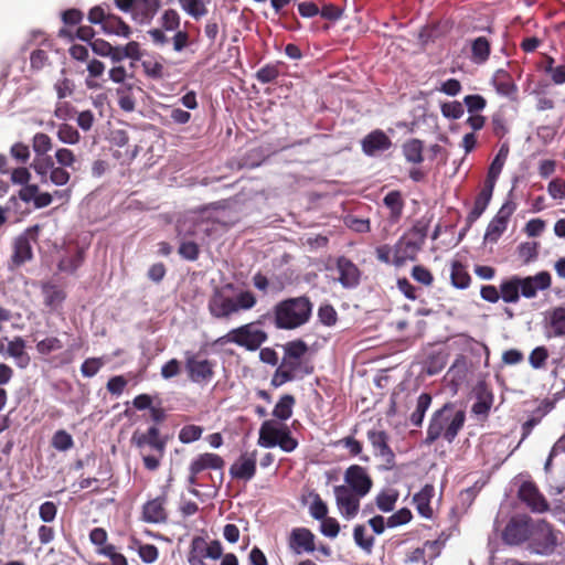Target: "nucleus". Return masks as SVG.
I'll return each instance as SVG.
<instances>
[{"label":"nucleus","mask_w":565,"mask_h":565,"mask_svg":"<svg viewBox=\"0 0 565 565\" xmlns=\"http://www.w3.org/2000/svg\"><path fill=\"white\" fill-rule=\"evenodd\" d=\"M428 233V223L419 220L413 227L402 235L393 246L392 264L403 266L407 260H415Z\"/></svg>","instance_id":"4"},{"label":"nucleus","mask_w":565,"mask_h":565,"mask_svg":"<svg viewBox=\"0 0 565 565\" xmlns=\"http://www.w3.org/2000/svg\"><path fill=\"white\" fill-rule=\"evenodd\" d=\"M161 26L166 31H177L180 26V15L173 10H166L161 17Z\"/></svg>","instance_id":"62"},{"label":"nucleus","mask_w":565,"mask_h":565,"mask_svg":"<svg viewBox=\"0 0 565 565\" xmlns=\"http://www.w3.org/2000/svg\"><path fill=\"white\" fill-rule=\"evenodd\" d=\"M132 85L130 84H124L120 87L117 88L116 93L118 96V106L121 110L126 113H130L135 110L136 107V100L132 96Z\"/></svg>","instance_id":"40"},{"label":"nucleus","mask_w":565,"mask_h":565,"mask_svg":"<svg viewBox=\"0 0 565 565\" xmlns=\"http://www.w3.org/2000/svg\"><path fill=\"white\" fill-rule=\"evenodd\" d=\"M57 138L63 143L75 145L79 141L81 135L73 126L68 124H61L57 129Z\"/></svg>","instance_id":"50"},{"label":"nucleus","mask_w":565,"mask_h":565,"mask_svg":"<svg viewBox=\"0 0 565 565\" xmlns=\"http://www.w3.org/2000/svg\"><path fill=\"white\" fill-rule=\"evenodd\" d=\"M54 161L51 156H36L31 164V168L41 177L42 182H46L47 174L54 169Z\"/></svg>","instance_id":"42"},{"label":"nucleus","mask_w":565,"mask_h":565,"mask_svg":"<svg viewBox=\"0 0 565 565\" xmlns=\"http://www.w3.org/2000/svg\"><path fill=\"white\" fill-rule=\"evenodd\" d=\"M384 206L388 210L387 220L391 224H396L403 216L405 201L398 190L390 191L383 199Z\"/></svg>","instance_id":"27"},{"label":"nucleus","mask_w":565,"mask_h":565,"mask_svg":"<svg viewBox=\"0 0 565 565\" xmlns=\"http://www.w3.org/2000/svg\"><path fill=\"white\" fill-rule=\"evenodd\" d=\"M181 8L192 18L199 20L207 13L203 0H179Z\"/></svg>","instance_id":"44"},{"label":"nucleus","mask_w":565,"mask_h":565,"mask_svg":"<svg viewBox=\"0 0 565 565\" xmlns=\"http://www.w3.org/2000/svg\"><path fill=\"white\" fill-rule=\"evenodd\" d=\"M494 186L483 183L482 189L475 199L473 207L468 213L466 222L471 226L487 210L493 194Z\"/></svg>","instance_id":"25"},{"label":"nucleus","mask_w":565,"mask_h":565,"mask_svg":"<svg viewBox=\"0 0 565 565\" xmlns=\"http://www.w3.org/2000/svg\"><path fill=\"white\" fill-rule=\"evenodd\" d=\"M104 365V362L100 358H88L81 365V372L85 377L95 376L100 367Z\"/></svg>","instance_id":"64"},{"label":"nucleus","mask_w":565,"mask_h":565,"mask_svg":"<svg viewBox=\"0 0 565 565\" xmlns=\"http://www.w3.org/2000/svg\"><path fill=\"white\" fill-rule=\"evenodd\" d=\"M296 404V398L291 394H284L280 396L273 409V416L278 420L285 422L292 416V409Z\"/></svg>","instance_id":"36"},{"label":"nucleus","mask_w":565,"mask_h":565,"mask_svg":"<svg viewBox=\"0 0 565 565\" xmlns=\"http://www.w3.org/2000/svg\"><path fill=\"white\" fill-rule=\"evenodd\" d=\"M258 323L259 321L249 322L232 329L223 339L248 351H256L268 339L267 333L257 327Z\"/></svg>","instance_id":"6"},{"label":"nucleus","mask_w":565,"mask_h":565,"mask_svg":"<svg viewBox=\"0 0 565 565\" xmlns=\"http://www.w3.org/2000/svg\"><path fill=\"white\" fill-rule=\"evenodd\" d=\"M337 270L339 273L338 280L342 287L351 289L355 288L360 284L361 270L348 257L340 256L337 259Z\"/></svg>","instance_id":"18"},{"label":"nucleus","mask_w":565,"mask_h":565,"mask_svg":"<svg viewBox=\"0 0 565 565\" xmlns=\"http://www.w3.org/2000/svg\"><path fill=\"white\" fill-rule=\"evenodd\" d=\"M289 547L296 553H312L316 550L315 534L307 527H296L289 536Z\"/></svg>","instance_id":"22"},{"label":"nucleus","mask_w":565,"mask_h":565,"mask_svg":"<svg viewBox=\"0 0 565 565\" xmlns=\"http://www.w3.org/2000/svg\"><path fill=\"white\" fill-rule=\"evenodd\" d=\"M465 422L466 412L463 409H457L452 403L444 404L433 413L429 419L424 439L425 445L430 446L438 439H444L448 444L454 443L463 428Z\"/></svg>","instance_id":"2"},{"label":"nucleus","mask_w":565,"mask_h":565,"mask_svg":"<svg viewBox=\"0 0 565 565\" xmlns=\"http://www.w3.org/2000/svg\"><path fill=\"white\" fill-rule=\"evenodd\" d=\"M33 258V249L30 238L26 235H20L13 243V253L11 255V268H19Z\"/></svg>","instance_id":"24"},{"label":"nucleus","mask_w":565,"mask_h":565,"mask_svg":"<svg viewBox=\"0 0 565 565\" xmlns=\"http://www.w3.org/2000/svg\"><path fill=\"white\" fill-rule=\"evenodd\" d=\"M550 327L554 337H565V307H556L551 311Z\"/></svg>","instance_id":"41"},{"label":"nucleus","mask_w":565,"mask_h":565,"mask_svg":"<svg viewBox=\"0 0 565 565\" xmlns=\"http://www.w3.org/2000/svg\"><path fill=\"white\" fill-rule=\"evenodd\" d=\"M362 151L373 157L379 152L388 150L392 147V140L381 129H375L367 134L361 141Z\"/></svg>","instance_id":"19"},{"label":"nucleus","mask_w":565,"mask_h":565,"mask_svg":"<svg viewBox=\"0 0 565 565\" xmlns=\"http://www.w3.org/2000/svg\"><path fill=\"white\" fill-rule=\"evenodd\" d=\"M279 75V63H277L264 65L256 72L255 77L259 83L268 84L274 82Z\"/></svg>","instance_id":"48"},{"label":"nucleus","mask_w":565,"mask_h":565,"mask_svg":"<svg viewBox=\"0 0 565 565\" xmlns=\"http://www.w3.org/2000/svg\"><path fill=\"white\" fill-rule=\"evenodd\" d=\"M521 295L531 299L537 296L539 291H544L552 286V276L548 271L542 270L533 276L520 277Z\"/></svg>","instance_id":"16"},{"label":"nucleus","mask_w":565,"mask_h":565,"mask_svg":"<svg viewBox=\"0 0 565 565\" xmlns=\"http://www.w3.org/2000/svg\"><path fill=\"white\" fill-rule=\"evenodd\" d=\"M256 473V451L252 454H242L239 458L231 466L230 475L233 479L248 481Z\"/></svg>","instance_id":"21"},{"label":"nucleus","mask_w":565,"mask_h":565,"mask_svg":"<svg viewBox=\"0 0 565 565\" xmlns=\"http://www.w3.org/2000/svg\"><path fill=\"white\" fill-rule=\"evenodd\" d=\"M366 437L372 446L374 456L383 461L386 470H392L396 465V456L390 446L388 434L383 429L372 428L367 430Z\"/></svg>","instance_id":"8"},{"label":"nucleus","mask_w":565,"mask_h":565,"mask_svg":"<svg viewBox=\"0 0 565 565\" xmlns=\"http://www.w3.org/2000/svg\"><path fill=\"white\" fill-rule=\"evenodd\" d=\"M159 8L160 0H137L134 18L140 23L149 22Z\"/></svg>","instance_id":"34"},{"label":"nucleus","mask_w":565,"mask_h":565,"mask_svg":"<svg viewBox=\"0 0 565 565\" xmlns=\"http://www.w3.org/2000/svg\"><path fill=\"white\" fill-rule=\"evenodd\" d=\"M25 342L22 338L17 337L8 344V353L14 359H23V362H19L20 367H25L30 362V356L24 351Z\"/></svg>","instance_id":"43"},{"label":"nucleus","mask_w":565,"mask_h":565,"mask_svg":"<svg viewBox=\"0 0 565 565\" xmlns=\"http://www.w3.org/2000/svg\"><path fill=\"white\" fill-rule=\"evenodd\" d=\"M470 60L477 65L484 64L491 54V41L486 36H478L470 42Z\"/></svg>","instance_id":"30"},{"label":"nucleus","mask_w":565,"mask_h":565,"mask_svg":"<svg viewBox=\"0 0 565 565\" xmlns=\"http://www.w3.org/2000/svg\"><path fill=\"white\" fill-rule=\"evenodd\" d=\"M533 525L529 516L511 519L503 530V541L510 545L522 544L526 540H530Z\"/></svg>","instance_id":"10"},{"label":"nucleus","mask_w":565,"mask_h":565,"mask_svg":"<svg viewBox=\"0 0 565 565\" xmlns=\"http://www.w3.org/2000/svg\"><path fill=\"white\" fill-rule=\"evenodd\" d=\"M334 495L341 514L348 520L353 519L359 512L360 499L363 495H359L347 486H335Z\"/></svg>","instance_id":"15"},{"label":"nucleus","mask_w":565,"mask_h":565,"mask_svg":"<svg viewBox=\"0 0 565 565\" xmlns=\"http://www.w3.org/2000/svg\"><path fill=\"white\" fill-rule=\"evenodd\" d=\"M297 379V376L294 375V373L289 372L287 369H285L281 364L276 369L270 385L273 387H280L284 384L294 381Z\"/></svg>","instance_id":"63"},{"label":"nucleus","mask_w":565,"mask_h":565,"mask_svg":"<svg viewBox=\"0 0 565 565\" xmlns=\"http://www.w3.org/2000/svg\"><path fill=\"white\" fill-rule=\"evenodd\" d=\"M365 532H366L365 526L362 524H358L354 526L353 537H354V542L358 546H360L361 548H363L364 551L370 553L374 545V537L373 536L366 537Z\"/></svg>","instance_id":"54"},{"label":"nucleus","mask_w":565,"mask_h":565,"mask_svg":"<svg viewBox=\"0 0 565 565\" xmlns=\"http://www.w3.org/2000/svg\"><path fill=\"white\" fill-rule=\"evenodd\" d=\"M507 227L508 222L494 216L487 226L484 238L489 242L495 243L505 232Z\"/></svg>","instance_id":"45"},{"label":"nucleus","mask_w":565,"mask_h":565,"mask_svg":"<svg viewBox=\"0 0 565 565\" xmlns=\"http://www.w3.org/2000/svg\"><path fill=\"white\" fill-rule=\"evenodd\" d=\"M500 298L507 303H516L521 296L520 276H512L500 285Z\"/></svg>","instance_id":"33"},{"label":"nucleus","mask_w":565,"mask_h":565,"mask_svg":"<svg viewBox=\"0 0 565 565\" xmlns=\"http://www.w3.org/2000/svg\"><path fill=\"white\" fill-rule=\"evenodd\" d=\"M557 544V537L550 523L544 520L536 522L532 526L530 536V547L536 554H550Z\"/></svg>","instance_id":"9"},{"label":"nucleus","mask_w":565,"mask_h":565,"mask_svg":"<svg viewBox=\"0 0 565 565\" xmlns=\"http://www.w3.org/2000/svg\"><path fill=\"white\" fill-rule=\"evenodd\" d=\"M83 263V255L81 252H76L74 255L70 257H63L58 264L57 268L60 271L64 273H74Z\"/></svg>","instance_id":"56"},{"label":"nucleus","mask_w":565,"mask_h":565,"mask_svg":"<svg viewBox=\"0 0 565 565\" xmlns=\"http://www.w3.org/2000/svg\"><path fill=\"white\" fill-rule=\"evenodd\" d=\"M284 358L298 359L305 356L308 351V345L303 340L298 339L287 342L284 347Z\"/></svg>","instance_id":"49"},{"label":"nucleus","mask_w":565,"mask_h":565,"mask_svg":"<svg viewBox=\"0 0 565 565\" xmlns=\"http://www.w3.org/2000/svg\"><path fill=\"white\" fill-rule=\"evenodd\" d=\"M319 321L327 327H332L338 321V312L331 303H323L318 309Z\"/></svg>","instance_id":"53"},{"label":"nucleus","mask_w":565,"mask_h":565,"mask_svg":"<svg viewBox=\"0 0 565 565\" xmlns=\"http://www.w3.org/2000/svg\"><path fill=\"white\" fill-rule=\"evenodd\" d=\"M440 110L443 116L449 119H459L465 113L461 103L458 100L441 104Z\"/></svg>","instance_id":"61"},{"label":"nucleus","mask_w":565,"mask_h":565,"mask_svg":"<svg viewBox=\"0 0 565 565\" xmlns=\"http://www.w3.org/2000/svg\"><path fill=\"white\" fill-rule=\"evenodd\" d=\"M196 225L192 224L191 227L185 232H179L180 244L178 248V254L181 258L195 262L200 256V246L198 243L191 239V237L196 233Z\"/></svg>","instance_id":"23"},{"label":"nucleus","mask_w":565,"mask_h":565,"mask_svg":"<svg viewBox=\"0 0 565 565\" xmlns=\"http://www.w3.org/2000/svg\"><path fill=\"white\" fill-rule=\"evenodd\" d=\"M97 553L105 557H108L111 562V565H128V561L126 556L119 552H117V547L113 544L105 546L103 548H97Z\"/></svg>","instance_id":"58"},{"label":"nucleus","mask_w":565,"mask_h":565,"mask_svg":"<svg viewBox=\"0 0 565 565\" xmlns=\"http://www.w3.org/2000/svg\"><path fill=\"white\" fill-rule=\"evenodd\" d=\"M215 363L204 359L199 360L198 355L186 353L185 370L189 379L194 383H207L214 376Z\"/></svg>","instance_id":"11"},{"label":"nucleus","mask_w":565,"mask_h":565,"mask_svg":"<svg viewBox=\"0 0 565 565\" xmlns=\"http://www.w3.org/2000/svg\"><path fill=\"white\" fill-rule=\"evenodd\" d=\"M423 150L424 145L419 139H411L403 145V154L412 163L418 164L424 161Z\"/></svg>","instance_id":"38"},{"label":"nucleus","mask_w":565,"mask_h":565,"mask_svg":"<svg viewBox=\"0 0 565 565\" xmlns=\"http://www.w3.org/2000/svg\"><path fill=\"white\" fill-rule=\"evenodd\" d=\"M492 85L494 86L497 93L502 96H511L518 90L511 74L502 68L495 71L493 74Z\"/></svg>","instance_id":"32"},{"label":"nucleus","mask_w":565,"mask_h":565,"mask_svg":"<svg viewBox=\"0 0 565 565\" xmlns=\"http://www.w3.org/2000/svg\"><path fill=\"white\" fill-rule=\"evenodd\" d=\"M548 350L545 347H536L529 356V362L533 369H542L548 359Z\"/></svg>","instance_id":"60"},{"label":"nucleus","mask_w":565,"mask_h":565,"mask_svg":"<svg viewBox=\"0 0 565 565\" xmlns=\"http://www.w3.org/2000/svg\"><path fill=\"white\" fill-rule=\"evenodd\" d=\"M225 461L220 455L213 452H204L191 461L189 466V472L201 473L207 469L221 470L223 469Z\"/></svg>","instance_id":"26"},{"label":"nucleus","mask_w":565,"mask_h":565,"mask_svg":"<svg viewBox=\"0 0 565 565\" xmlns=\"http://www.w3.org/2000/svg\"><path fill=\"white\" fill-rule=\"evenodd\" d=\"M51 445L58 451H67L74 446L71 434L64 429L56 430L52 437Z\"/></svg>","instance_id":"46"},{"label":"nucleus","mask_w":565,"mask_h":565,"mask_svg":"<svg viewBox=\"0 0 565 565\" xmlns=\"http://www.w3.org/2000/svg\"><path fill=\"white\" fill-rule=\"evenodd\" d=\"M518 498L534 513H543L550 509L547 500L532 481H524L520 486Z\"/></svg>","instance_id":"13"},{"label":"nucleus","mask_w":565,"mask_h":565,"mask_svg":"<svg viewBox=\"0 0 565 565\" xmlns=\"http://www.w3.org/2000/svg\"><path fill=\"white\" fill-rule=\"evenodd\" d=\"M476 402L471 412L476 416L487 418L494 402L493 392L486 382H480L475 388Z\"/></svg>","instance_id":"20"},{"label":"nucleus","mask_w":565,"mask_h":565,"mask_svg":"<svg viewBox=\"0 0 565 565\" xmlns=\"http://www.w3.org/2000/svg\"><path fill=\"white\" fill-rule=\"evenodd\" d=\"M258 445L265 448L278 446L282 451L291 452L298 447V440L292 437L289 427L285 424L268 419L259 428Z\"/></svg>","instance_id":"5"},{"label":"nucleus","mask_w":565,"mask_h":565,"mask_svg":"<svg viewBox=\"0 0 565 565\" xmlns=\"http://www.w3.org/2000/svg\"><path fill=\"white\" fill-rule=\"evenodd\" d=\"M302 359L303 358H282L280 364L297 377L311 374L313 372V366L306 363Z\"/></svg>","instance_id":"39"},{"label":"nucleus","mask_w":565,"mask_h":565,"mask_svg":"<svg viewBox=\"0 0 565 565\" xmlns=\"http://www.w3.org/2000/svg\"><path fill=\"white\" fill-rule=\"evenodd\" d=\"M431 399L433 398L429 393H422L418 396L415 411L409 416L412 425H414L415 427L422 426L425 414L431 404Z\"/></svg>","instance_id":"37"},{"label":"nucleus","mask_w":565,"mask_h":565,"mask_svg":"<svg viewBox=\"0 0 565 565\" xmlns=\"http://www.w3.org/2000/svg\"><path fill=\"white\" fill-rule=\"evenodd\" d=\"M518 255L522 259V263L527 265L535 260L539 256V243L537 242H525L518 246Z\"/></svg>","instance_id":"47"},{"label":"nucleus","mask_w":565,"mask_h":565,"mask_svg":"<svg viewBox=\"0 0 565 565\" xmlns=\"http://www.w3.org/2000/svg\"><path fill=\"white\" fill-rule=\"evenodd\" d=\"M509 152H510L509 145L507 142L502 143L498 153L495 154L494 159L492 160V162L489 166L484 183H487L491 186H495L499 175L501 174L502 169L508 159Z\"/></svg>","instance_id":"29"},{"label":"nucleus","mask_w":565,"mask_h":565,"mask_svg":"<svg viewBox=\"0 0 565 565\" xmlns=\"http://www.w3.org/2000/svg\"><path fill=\"white\" fill-rule=\"evenodd\" d=\"M435 488L433 484H425L422 490L413 497V502L418 513L424 518H431L433 509L430 500L434 495Z\"/></svg>","instance_id":"31"},{"label":"nucleus","mask_w":565,"mask_h":565,"mask_svg":"<svg viewBox=\"0 0 565 565\" xmlns=\"http://www.w3.org/2000/svg\"><path fill=\"white\" fill-rule=\"evenodd\" d=\"M41 291L44 298V305L51 310H56L66 299V292L52 281L41 284Z\"/></svg>","instance_id":"28"},{"label":"nucleus","mask_w":565,"mask_h":565,"mask_svg":"<svg viewBox=\"0 0 565 565\" xmlns=\"http://www.w3.org/2000/svg\"><path fill=\"white\" fill-rule=\"evenodd\" d=\"M88 21L93 24H100L106 34H115L122 38H129L130 26L118 15L109 11V6H95L88 12Z\"/></svg>","instance_id":"7"},{"label":"nucleus","mask_w":565,"mask_h":565,"mask_svg":"<svg viewBox=\"0 0 565 565\" xmlns=\"http://www.w3.org/2000/svg\"><path fill=\"white\" fill-rule=\"evenodd\" d=\"M203 428L198 425H185L179 433V440L182 444H190L201 438Z\"/></svg>","instance_id":"55"},{"label":"nucleus","mask_w":565,"mask_h":565,"mask_svg":"<svg viewBox=\"0 0 565 565\" xmlns=\"http://www.w3.org/2000/svg\"><path fill=\"white\" fill-rule=\"evenodd\" d=\"M32 146L36 156H44L52 149V140L49 135L38 132L33 137Z\"/></svg>","instance_id":"59"},{"label":"nucleus","mask_w":565,"mask_h":565,"mask_svg":"<svg viewBox=\"0 0 565 565\" xmlns=\"http://www.w3.org/2000/svg\"><path fill=\"white\" fill-rule=\"evenodd\" d=\"M398 499L396 491H382L376 497V505L383 512H391Z\"/></svg>","instance_id":"51"},{"label":"nucleus","mask_w":565,"mask_h":565,"mask_svg":"<svg viewBox=\"0 0 565 565\" xmlns=\"http://www.w3.org/2000/svg\"><path fill=\"white\" fill-rule=\"evenodd\" d=\"M313 303L306 295L278 301L273 307V322L279 330H295L308 323Z\"/></svg>","instance_id":"3"},{"label":"nucleus","mask_w":565,"mask_h":565,"mask_svg":"<svg viewBox=\"0 0 565 565\" xmlns=\"http://www.w3.org/2000/svg\"><path fill=\"white\" fill-rule=\"evenodd\" d=\"M235 286L232 282L213 289L207 301V309L213 318L228 320L239 311H247L256 306L257 298L250 290H241L233 296Z\"/></svg>","instance_id":"1"},{"label":"nucleus","mask_w":565,"mask_h":565,"mask_svg":"<svg viewBox=\"0 0 565 565\" xmlns=\"http://www.w3.org/2000/svg\"><path fill=\"white\" fill-rule=\"evenodd\" d=\"M63 348L62 341L56 337H47L36 343V350L42 355H47Z\"/></svg>","instance_id":"57"},{"label":"nucleus","mask_w":565,"mask_h":565,"mask_svg":"<svg viewBox=\"0 0 565 565\" xmlns=\"http://www.w3.org/2000/svg\"><path fill=\"white\" fill-rule=\"evenodd\" d=\"M451 285L458 289H466L471 284V276L469 275L467 267L459 260L451 263L450 271Z\"/></svg>","instance_id":"35"},{"label":"nucleus","mask_w":565,"mask_h":565,"mask_svg":"<svg viewBox=\"0 0 565 565\" xmlns=\"http://www.w3.org/2000/svg\"><path fill=\"white\" fill-rule=\"evenodd\" d=\"M131 444L140 450L145 447H150L159 454L160 457H163L167 440L160 435V430L157 426H150L147 431L135 430L131 436Z\"/></svg>","instance_id":"12"},{"label":"nucleus","mask_w":565,"mask_h":565,"mask_svg":"<svg viewBox=\"0 0 565 565\" xmlns=\"http://www.w3.org/2000/svg\"><path fill=\"white\" fill-rule=\"evenodd\" d=\"M344 481L347 487L358 493L359 495L365 497L372 489L373 481L366 469L359 465H351L344 472Z\"/></svg>","instance_id":"14"},{"label":"nucleus","mask_w":565,"mask_h":565,"mask_svg":"<svg viewBox=\"0 0 565 565\" xmlns=\"http://www.w3.org/2000/svg\"><path fill=\"white\" fill-rule=\"evenodd\" d=\"M411 276L415 281L425 287H430L434 284L433 273L423 265H415L412 268Z\"/></svg>","instance_id":"52"},{"label":"nucleus","mask_w":565,"mask_h":565,"mask_svg":"<svg viewBox=\"0 0 565 565\" xmlns=\"http://www.w3.org/2000/svg\"><path fill=\"white\" fill-rule=\"evenodd\" d=\"M168 501L167 492H163L161 495L148 500L142 505V520L146 523H166L168 520V510L166 508Z\"/></svg>","instance_id":"17"}]
</instances>
